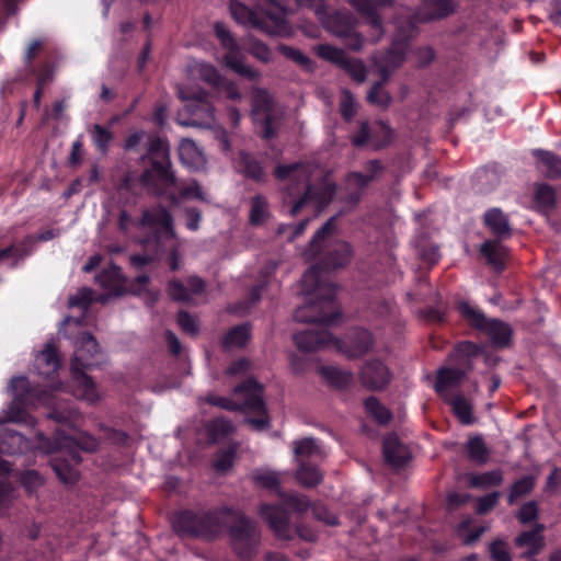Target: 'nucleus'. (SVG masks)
<instances>
[{
	"label": "nucleus",
	"instance_id": "obj_1",
	"mask_svg": "<svg viewBox=\"0 0 561 561\" xmlns=\"http://www.w3.org/2000/svg\"><path fill=\"white\" fill-rule=\"evenodd\" d=\"M314 296V300L299 307L294 313V318L298 322L318 324L314 329H308L294 335L296 346L302 352H316L330 346L333 347V344H336L324 325L331 324L339 316L337 308L334 305L333 312H330L325 307L324 296Z\"/></svg>",
	"mask_w": 561,
	"mask_h": 561
},
{
	"label": "nucleus",
	"instance_id": "obj_2",
	"mask_svg": "<svg viewBox=\"0 0 561 561\" xmlns=\"http://www.w3.org/2000/svg\"><path fill=\"white\" fill-rule=\"evenodd\" d=\"M274 176L280 182L291 184V186L286 187L289 197L305 190L304 195L293 205L290 209L291 216H296L309 203H314L318 209H322L335 195L336 187L334 184L321 183L309 185L308 168L302 163L279 164L274 170Z\"/></svg>",
	"mask_w": 561,
	"mask_h": 561
},
{
	"label": "nucleus",
	"instance_id": "obj_3",
	"mask_svg": "<svg viewBox=\"0 0 561 561\" xmlns=\"http://www.w3.org/2000/svg\"><path fill=\"white\" fill-rule=\"evenodd\" d=\"M353 251L346 241L337 240L331 243L318 264L312 265L302 276L301 283L307 295L324 296L325 307L333 312L334 297L337 287L323 278L322 272L333 271L347 265Z\"/></svg>",
	"mask_w": 561,
	"mask_h": 561
},
{
	"label": "nucleus",
	"instance_id": "obj_4",
	"mask_svg": "<svg viewBox=\"0 0 561 561\" xmlns=\"http://www.w3.org/2000/svg\"><path fill=\"white\" fill-rule=\"evenodd\" d=\"M256 7L264 18L236 0L230 2V12L238 23L257 28L267 35L285 36L288 34L289 26L285 19L286 9L277 0H256Z\"/></svg>",
	"mask_w": 561,
	"mask_h": 561
},
{
	"label": "nucleus",
	"instance_id": "obj_5",
	"mask_svg": "<svg viewBox=\"0 0 561 561\" xmlns=\"http://www.w3.org/2000/svg\"><path fill=\"white\" fill-rule=\"evenodd\" d=\"M147 157L151 167L146 169L140 182L154 194L161 195L170 186H178V179L172 171L169 142L159 137L150 136L148 139Z\"/></svg>",
	"mask_w": 561,
	"mask_h": 561
},
{
	"label": "nucleus",
	"instance_id": "obj_6",
	"mask_svg": "<svg viewBox=\"0 0 561 561\" xmlns=\"http://www.w3.org/2000/svg\"><path fill=\"white\" fill-rule=\"evenodd\" d=\"M233 510L220 507L210 511H183L174 520L175 531L184 536L210 537L219 534L228 525Z\"/></svg>",
	"mask_w": 561,
	"mask_h": 561
},
{
	"label": "nucleus",
	"instance_id": "obj_7",
	"mask_svg": "<svg viewBox=\"0 0 561 561\" xmlns=\"http://www.w3.org/2000/svg\"><path fill=\"white\" fill-rule=\"evenodd\" d=\"M230 530L231 545L241 559L253 558L259 550L261 533L256 524L240 511H233L227 525Z\"/></svg>",
	"mask_w": 561,
	"mask_h": 561
},
{
	"label": "nucleus",
	"instance_id": "obj_8",
	"mask_svg": "<svg viewBox=\"0 0 561 561\" xmlns=\"http://www.w3.org/2000/svg\"><path fill=\"white\" fill-rule=\"evenodd\" d=\"M178 95L182 101L186 102L185 111L190 114L188 118H182L181 114H179L176 118L179 125L201 128H208L213 125L215 121V110L208 100V93L206 91H188L179 88Z\"/></svg>",
	"mask_w": 561,
	"mask_h": 561
},
{
	"label": "nucleus",
	"instance_id": "obj_9",
	"mask_svg": "<svg viewBox=\"0 0 561 561\" xmlns=\"http://www.w3.org/2000/svg\"><path fill=\"white\" fill-rule=\"evenodd\" d=\"M234 394L241 396L243 400V411H251L259 414V417H247L244 420L252 428L263 431L270 425V417L266 414L265 402L263 400V386L256 380L249 378L233 389Z\"/></svg>",
	"mask_w": 561,
	"mask_h": 561
},
{
	"label": "nucleus",
	"instance_id": "obj_10",
	"mask_svg": "<svg viewBox=\"0 0 561 561\" xmlns=\"http://www.w3.org/2000/svg\"><path fill=\"white\" fill-rule=\"evenodd\" d=\"M458 309L461 317L470 325L485 332L494 345L500 347L508 345L512 336V329L508 324L496 319H488L483 312L467 302L459 304Z\"/></svg>",
	"mask_w": 561,
	"mask_h": 561
},
{
	"label": "nucleus",
	"instance_id": "obj_11",
	"mask_svg": "<svg viewBox=\"0 0 561 561\" xmlns=\"http://www.w3.org/2000/svg\"><path fill=\"white\" fill-rule=\"evenodd\" d=\"M251 114L256 124L261 126L262 137L272 139L277 133V115L275 103L267 90L254 88L251 96Z\"/></svg>",
	"mask_w": 561,
	"mask_h": 561
},
{
	"label": "nucleus",
	"instance_id": "obj_12",
	"mask_svg": "<svg viewBox=\"0 0 561 561\" xmlns=\"http://www.w3.org/2000/svg\"><path fill=\"white\" fill-rule=\"evenodd\" d=\"M459 351L466 354V357L461 360L459 367H442L437 370L436 382L434 385L435 391L445 398L447 397V390L459 385L472 370L473 365L470 356L477 354V345L467 342L460 345Z\"/></svg>",
	"mask_w": 561,
	"mask_h": 561
},
{
	"label": "nucleus",
	"instance_id": "obj_13",
	"mask_svg": "<svg viewBox=\"0 0 561 561\" xmlns=\"http://www.w3.org/2000/svg\"><path fill=\"white\" fill-rule=\"evenodd\" d=\"M214 30L221 45L228 49V53L224 56L226 66L239 76L245 77L252 81H257L261 78L260 71L244 64L243 57L239 54L237 42L228 27L221 22H216Z\"/></svg>",
	"mask_w": 561,
	"mask_h": 561
},
{
	"label": "nucleus",
	"instance_id": "obj_14",
	"mask_svg": "<svg viewBox=\"0 0 561 561\" xmlns=\"http://www.w3.org/2000/svg\"><path fill=\"white\" fill-rule=\"evenodd\" d=\"M408 49V39L396 37L387 50L371 55L370 60L383 80H389L393 71L403 65Z\"/></svg>",
	"mask_w": 561,
	"mask_h": 561
},
{
	"label": "nucleus",
	"instance_id": "obj_15",
	"mask_svg": "<svg viewBox=\"0 0 561 561\" xmlns=\"http://www.w3.org/2000/svg\"><path fill=\"white\" fill-rule=\"evenodd\" d=\"M138 226L154 229V241L157 245H160V243L167 239H174L176 237L173 217L170 211L161 205L144 210Z\"/></svg>",
	"mask_w": 561,
	"mask_h": 561
},
{
	"label": "nucleus",
	"instance_id": "obj_16",
	"mask_svg": "<svg viewBox=\"0 0 561 561\" xmlns=\"http://www.w3.org/2000/svg\"><path fill=\"white\" fill-rule=\"evenodd\" d=\"M316 14L324 28L336 37L350 34L357 25V19L346 10L327 11L323 7L316 9Z\"/></svg>",
	"mask_w": 561,
	"mask_h": 561
},
{
	"label": "nucleus",
	"instance_id": "obj_17",
	"mask_svg": "<svg viewBox=\"0 0 561 561\" xmlns=\"http://www.w3.org/2000/svg\"><path fill=\"white\" fill-rule=\"evenodd\" d=\"M392 137L391 128L383 122H377L370 126L367 122H362L358 131L352 136L351 141L355 147L371 145L374 149H380L387 146Z\"/></svg>",
	"mask_w": 561,
	"mask_h": 561
},
{
	"label": "nucleus",
	"instance_id": "obj_18",
	"mask_svg": "<svg viewBox=\"0 0 561 561\" xmlns=\"http://www.w3.org/2000/svg\"><path fill=\"white\" fill-rule=\"evenodd\" d=\"M393 0H375L374 3L371 0H347V2L359 12L370 25L373 30L371 41L373 43H378L383 34V25L380 15L377 12L376 4L378 5H390Z\"/></svg>",
	"mask_w": 561,
	"mask_h": 561
},
{
	"label": "nucleus",
	"instance_id": "obj_19",
	"mask_svg": "<svg viewBox=\"0 0 561 561\" xmlns=\"http://www.w3.org/2000/svg\"><path fill=\"white\" fill-rule=\"evenodd\" d=\"M100 353L99 343L90 333H82L76 343L72 366L89 369L99 364L96 356Z\"/></svg>",
	"mask_w": 561,
	"mask_h": 561
},
{
	"label": "nucleus",
	"instance_id": "obj_20",
	"mask_svg": "<svg viewBox=\"0 0 561 561\" xmlns=\"http://www.w3.org/2000/svg\"><path fill=\"white\" fill-rule=\"evenodd\" d=\"M334 342L333 347L342 351L347 357L356 358L366 354L374 344L373 335L365 329L352 331L345 341Z\"/></svg>",
	"mask_w": 561,
	"mask_h": 561
},
{
	"label": "nucleus",
	"instance_id": "obj_21",
	"mask_svg": "<svg viewBox=\"0 0 561 561\" xmlns=\"http://www.w3.org/2000/svg\"><path fill=\"white\" fill-rule=\"evenodd\" d=\"M259 513L267 522L276 537L285 540L291 537L288 512L283 506L263 504Z\"/></svg>",
	"mask_w": 561,
	"mask_h": 561
},
{
	"label": "nucleus",
	"instance_id": "obj_22",
	"mask_svg": "<svg viewBox=\"0 0 561 561\" xmlns=\"http://www.w3.org/2000/svg\"><path fill=\"white\" fill-rule=\"evenodd\" d=\"M206 284L203 278L193 275L187 277L186 285L179 279H172L168 285L169 296L179 302L188 304L195 295L204 293Z\"/></svg>",
	"mask_w": 561,
	"mask_h": 561
},
{
	"label": "nucleus",
	"instance_id": "obj_23",
	"mask_svg": "<svg viewBox=\"0 0 561 561\" xmlns=\"http://www.w3.org/2000/svg\"><path fill=\"white\" fill-rule=\"evenodd\" d=\"M360 380L365 387L371 390H380L390 382L391 374L382 362L375 359L364 365Z\"/></svg>",
	"mask_w": 561,
	"mask_h": 561
},
{
	"label": "nucleus",
	"instance_id": "obj_24",
	"mask_svg": "<svg viewBox=\"0 0 561 561\" xmlns=\"http://www.w3.org/2000/svg\"><path fill=\"white\" fill-rule=\"evenodd\" d=\"M457 8L455 0H424L416 18L420 22H433L453 14Z\"/></svg>",
	"mask_w": 561,
	"mask_h": 561
},
{
	"label": "nucleus",
	"instance_id": "obj_25",
	"mask_svg": "<svg viewBox=\"0 0 561 561\" xmlns=\"http://www.w3.org/2000/svg\"><path fill=\"white\" fill-rule=\"evenodd\" d=\"M382 454L385 461L394 469L403 468L410 460V451L397 435L390 434L383 438Z\"/></svg>",
	"mask_w": 561,
	"mask_h": 561
},
{
	"label": "nucleus",
	"instance_id": "obj_26",
	"mask_svg": "<svg viewBox=\"0 0 561 561\" xmlns=\"http://www.w3.org/2000/svg\"><path fill=\"white\" fill-rule=\"evenodd\" d=\"M293 451L297 465L308 463L311 460H320L325 457L323 447L312 437L294 440Z\"/></svg>",
	"mask_w": 561,
	"mask_h": 561
},
{
	"label": "nucleus",
	"instance_id": "obj_27",
	"mask_svg": "<svg viewBox=\"0 0 561 561\" xmlns=\"http://www.w3.org/2000/svg\"><path fill=\"white\" fill-rule=\"evenodd\" d=\"M543 525L537 524L531 530L522 531L515 538L516 547H526L527 549L520 553L523 559H531L537 556L545 548V539L541 535Z\"/></svg>",
	"mask_w": 561,
	"mask_h": 561
},
{
	"label": "nucleus",
	"instance_id": "obj_28",
	"mask_svg": "<svg viewBox=\"0 0 561 561\" xmlns=\"http://www.w3.org/2000/svg\"><path fill=\"white\" fill-rule=\"evenodd\" d=\"M9 390L14 396V402L8 408L5 420L10 422L23 421L22 412L18 409L16 402H22L26 399L31 388L26 377H13L9 383Z\"/></svg>",
	"mask_w": 561,
	"mask_h": 561
},
{
	"label": "nucleus",
	"instance_id": "obj_29",
	"mask_svg": "<svg viewBox=\"0 0 561 561\" xmlns=\"http://www.w3.org/2000/svg\"><path fill=\"white\" fill-rule=\"evenodd\" d=\"M483 222L497 240L506 239L512 233L510 219L501 208H490L484 213Z\"/></svg>",
	"mask_w": 561,
	"mask_h": 561
},
{
	"label": "nucleus",
	"instance_id": "obj_30",
	"mask_svg": "<svg viewBox=\"0 0 561 561\" xmlns=\"http://www.w3.org/2000/svg\"><path fill=\"white\" fill-rule=\"evenodd\" d=\"M95 282L114 296H121L125 291V279L121 268L116 265H112L99 273L95 276Z\"/></svg>",
	"mask_w": 561,
	"mask_h": 561
},
{
	"label": "nucleus",
	"instance_id": "obj_31",
	"mask_svg": "<svg viewBox=\"0 0 561 561\" xmlns=\"http://www.w3.org/2000/svg\"><path fill=\"white\" fill-rule=\"evenodd\" d=\"M179 157L181 162L188 169H201L205 165L206 159L203 151L192 139H182L179 145Z\"/></svg>",
	"mask_w": 561,
	"mask_h": 561
},
{
	"label": "nucleus",
	"instance_id": "obj_32",
	"mask_svg": "<svg viewBox=\"0 0 561 561\" xmlns=\"http://www.w3.org/2000/svg\"><path fill=\"white\" fill-rule=\"evenodd\" d=\"M83 370L84 369L77 366L71 367L72 377L77 382L76 393L81 399L93 404L100 400V396L96 391L95 383Z\"/></svg>",
	"mask_w": 561,
	"mask_h": 561
},
{
	"label": "nucleus",
	"instance_id": "obj_33",
	"mask_svg": "<svg viewBox=\"0 0 561 561\" xmlns=\"http://www.w3.org/2000/svg\"><path fill=\"white\" fill-rule=\"evenodd\" d=\"M537 158L538 170L548 179L561 176V158L550 151L537 149L534 151Z\"/></svg>",
	"mask_w": 561,
	"mask_h": 561
},
{
	"label": "nucleus",
	"instance_id": "obj_34",
	"mask_svg": "<svg viewBox=\"0 0 561 561\" xmlns=\"http://www.w3.org/2000/svg\"><path fill=\"white\" fill-rule=\"evenodd\" d=\"M35 366L38 374L46 378L57 371L59 358L56 350L50 344H46L44 350L37 354L35 357Z\"/></svg>",
	"mask_w": 561,
	"mask_h": 561
},
{
	"label": "nucleus",
	"instance_id": "obj_35",
	"mask_svg": "<svg viewBox=\"0 0 561 561\" xmlns=\"http://www.w3.org/2000/svg\"><path fill=\"white\" fill-rule=\"evenodd\" d=\"M480 251L493 270L502 271L504 268L506 248L499 240H486L481 244Z\"/></svg>",
	"mask_w": 561,
	"mask_h": 561
},
{
	"label": "nucleus",
	"instance_id": "obj_36",
	"mask_svg": "<svg viewBox=\"0 0 561 561\" xmlns=\"http://www.w3.org/2000/svg\"><path fill=\"white\" fill-rule=\"evenodd\" d=\"M367 173L351 172L346 176V182L350 187L365 188L373 182L378 173L382 170V165L378 160H371L366 164Z\"/></svg>",
	"mask_w": 561,
	"mask_h": 561
},
{
	"label": "nucleus",
	"instance_id": "obj_37",
	"mask_svg": "<svg viewBox=\"0 0 561 561\" xmlns=\"http://www.w3.org/2000/svg\"><path fill=\"white\" fill-rule=\"evenodd\" d=\"M170 190L179 192V196H176L175 194L170 195L172 203H179L180 201L190 198H196L203 202H207V198L202 187L195 180H191L185 183H180L178 181V186H170L164 193L169 192Z\"/></svg>",
	"mask_w": 561,
	"mask_h": 561
},
{
	"label": "nucleus",
	"instance_id": "obj_38",
	"mask_svg": "<svg viewBox=\"0 0 561 561\" xmlns=\"http://www.w3.org/2000/svg\"><path fill=\"white\" fill-rule=\"evenodd\" d=\"M339 215L332 216L328 219L323 226L314 233L312 239L309 242V247L306 251V255L317 256L320 250L323 247L324 241L328 237H330L335 230V220Z\"/></svg>",
	"mask_w": 561,
	"mask_h": 561
},
{
	"label": "nucleus",
	"instance_id": "obj_39",
	"mask_svg": "<svg viewBox=\"0 0 561 561\" xmlns=\"http://www.w3.org/2000/svg\"><path fill=\"white\" fill-rule=\"evenodd\" d=\"M295 478L304 488L317 486L323 479L318 467L311 462L297 465Z\"/></svg>",
	"mask_w": 561,
	"mask_h": 561
},
{
	"label": "nucleus",
	"instance_id": "obj_40",
	"mask_svg": "<svg viewBox=\"0 0 561 561\" xmlns=\"http://www.w3.org/2000/svg\"><path fill=\"white\" fill-rule=\"evenodd\" d=\"M239 169L247 178L255 182L265 181L266 174L263 167L255 157L247 152H240Z\"/></svg>",
	"mask_w": 561,
	"mask_h": 561
},
{
	"label": "nucleus",
	"instance_id": "obj_41",
	"mask_svg": "<svg viewBox=\"0 0 561 561\" xmlns=\"http://www.w3.org/2000/svg\"><path fill=\"white\" fill-rule=\"evenodd\" d=\"M444 400L449 403L460 423L469 425L473 422L472 404L462 394H456L450 398H445Z\"/></svg>",
	"mask_w": 561,
	"mask_h": 561
},
{
	"label": "nucleus",
	"instance_id": "obj_42",
	"mask_svg": "<svg viewBox=\"0 0 561 561\" xmlns=\"http://www.w3.org/2000/svg\"><path fill=\"white\" fill-rule=\"evenodd\" d=\"M250 339V327L241 324L232 328L221 341L225 350L240 348L247 344Z\"/></svg>",
	"mask_w": 561,
	"mask_h": 561
},
{
	"label": "nucleus",
	"instance_id": "obj_43",
	"mask_svg": "<svg viewBox=\"0 0 561 561\" xmlns=\"http://www.w3.org/2000/svg\"><path fill=\"white\" fill-rule=\"evenodd\" d=\"M387 82L388 80H383V78L380 77V80L371 85L366 95L368 103L381 108H388L391 105L392 96L383 88Z\"/></svg>",
	"mask_w": 561,
	"mask_h": 561
},
{
	"label": "nucleus",
	"instance_id": "obj_44",
	"mask_svg": "<svg viewBox=\"0 0 561 561\" xmlns=\"http://www.w3.org/2000/svg\"><path fill=\"white\" fill-rule=\"evenodd\" d=\"M250 206L249 220L252 225H261L270 217V205L265 196H253Z\"/></svg>",
	"mask_w": 561,
	"mask_h": 561
},
{
	"label": "nucleus",
	"instance_id": "obj_45",
	"mask_svg": "<svg viewBox=\"0 0 561 561\" xmlns=\"http://www.w3.org/2000/svg\"><path fill=\"white\" fill-rule=\"evenodd\" d=\"M321 376L332 386L343 388L352 381V374L334 366H323L320 368Z\"/></svg>",
	"mask_w": 561,
	"mask_h": 561
},
{
	"label": "nucleus",
	"instance_id": "obj_46",
	"mask_svg": "<svg viewBox=\"0 0 561 561\" xmlns=\"http://www.w3.org/2000/svg\"><path fill=\"white\" fill-rule=\"evenodd\" d=\"M503 482V472L500 469L486 471L480 474H472L469 478V484L472 488L486 489L497 486Z\"/></svg>",
	"mask_w": 561,
	"mask_h": 561
},
{
	"label": "nucleus",
	"instance_id": "obj_47",
	"mask_svg": "<svg viewBox=\"0 0 561 561\" xmlns=\"http://www.w3.org/2000/svg\"><path fill=\"white\" fill-rule=\"evenodd\" d=\"M51 468L59 480L64 483H73L78 479L77 469L60 457L53 458Z\"/></svg>",
	"mask_w": 561,
	"mask_h": 561
},
{
	"label": "nucleus",
	"instance_id": "obj_48",
	"mask_svg": "<svg viewBox=\"0 0 561 561\" xmlns=\"http://www.w3.org/2000/svg\"><path fill=\"white\" fill-rule=\"evenodd\" d=\"M536 479L533 476H525L513 483L507 499L510 505L514 504L518 497L529 494L535 488Z\"/></svg>",
	"mask_w": 561,
	"mask_h": 561
},
{
	"label": "nucleus",
	"instance_id": "obj_49",
	"mask_svg": "<svg viewBox=\"0 0 561 561\" xmlns=\"http://www.w3.org/2000/svg\"><path fill=\"white\" fill-rule=\"evenodd\" d=\"M316 53L321 59L332 62L337 67H341L347 57L345 50L329 44L318 45L316 47Z\"/></svg>",
	"mask_w": 561,
	"mask_h": 561
},
{
	"label": "nucleus",
	"instance_id": "obj_50",
	"mask_svg": "<svg viewBox=\"0 0 561 561\" xmlns=\"http://www.w3.org/2000/svg\"><path fill=\"white\" fill-rule=\"evenodd\" d=\"M340 68L346 71L352 79L358 83L365 82L367 78L365 64L360 59L352 58L348 55Z\"/></svg>",
	"mask_w": 561,
	"mask_h": 561
},
{
	"label": "nucleus",
	"instance_id": "obj_51",
	"mask_svg": "<svg viewBox=\"0 0 561 561\" xmlns=\"http://www.w3.org/2000/svg\"><path fill=\"white\" fill-rule=\"evenodd\" d=\"M365 408L367 412L375 417V420L381 424L386 425L392 419L391 412L383 407L375 397H369L365 400Z\"/></svg>",
	"mask_w": 561,
	"mask_h": 561
},
{
	"label": "nucleus",
	"instance_id": "obj_52",
	"mask_svg": "<svg viewBox=\"0 0 561 561\" xmlns=\"http://www.w3.org/2000/svg\"><path fill=\"white\" fill-rule=\"evenodd\" d=\"M535 202L542 210H548L553 207L556 203V192L552 186L548 184H539L535 192Z\"/></svg>",
	"mask_w": 561,
	"mask_h": 561
},
{
	"label": "nucleus",
	"instance_id": "obj_53",
	"mask_svg": "<svg viewBox=\"0 0 561 561\" xmlns=\"http://www.w3.org/2000/svg\"><path fill=\"white\" fill-rule=\"evenodd\" d=\"M469 458L478 463H485L489 459V450L481 436L471 438L467 444Z\"/></svg>",
	"mask_w": 561,
	"mask_h": 561
},
{
	"label": "nucleus",
	"instance_id": "obj_54",
	"mask_svg": "<svg viewBox=\"0 0 561 561\" xmlns=\"http://www.w3.org/2000/svg\"><path fill=\"white\" fill-rule=\"evenodd\" d=\"M248 51L259 61L268 64L273 59V53L263 42L249 37L247 43Z\"/></svg>",
	"mask_w": 561,
	"mask_h": 561
},
{
	"label": "nucleus",
	"instance_id": "obj_55",
	"mask_svg": "<svg viewBox=\"0 0 561 561\" xmlns=\"http://www.w3.org/2000/svg\"><path fill=\"white\" fill-rule=\"evenodd\" d=\"M92 140L102 153H106L113 139V133L110 128L94 124L91 128Z\"/></svg>",
	"mask_w": 561,
	"mask_h": 561
},
{
	"label": "nucleus",
	"instance_id": "obj_56",
	"mask_svg": "<svg viewBox=\"0 0 561 561\" xmlns=\"http://www.w3.org/2000/svg\"><path fill=\"white\" fill-rule=\"evenodd\" d=\"M357 103L348 90H343L340 99V112L345 122H351L357 113Z\"/></svg>",
	"mask_w": 561,
	"mask_h": 561
},
{
	"label": "nucleus",
	"instance_id": "obj_57",
	"mask_svg": "<svg viewBox=\"0 0 561 561\" xmlns=\"http://www.w3.org/2000/svg\"><path fill=\"white\" fill-rule=\"evenodd\" d=\"M239 399V401H233L231 399L215 396V394H208L205 400L207 403L211 405H216L222 409H226L228 411H243V400L241 396L236 394Z\"/></svg>",
	"mask_w": 561,
	"mask_h": 561
},
{
	"label": "nucleus",
	"instance_id": "obj_58",
	"mask_svg": "<svg viewBox=\"0 0 561 561\" xmlns=\"http://www.w3.org/2000/svg\"><path fill=\"white\" fill-rule=\"evenodd\" d=\"M282 499L283 504L287 507V510L296 513L306 512L310 506V502L305 495L291 493L283 495Z\"/></svg>",
	"mask_w": 561,
	"mask_h": 561
},
{
	"label": "nucleus",
	"instance_id": "obj_59",
	"mask_svg": "<svg viewBox=\"0 0 561 561\" xmlns=\"http://www.w3.org/2000/svg\"><path fill=\"white\" fill-rule=\"evenodd\" d=\"M310 219H304L299 224L293 225H279L277 228V234L286 236L288 242L295 241L298 237H300L307 229Z\"/></svg>",
	"mask_w": 561,
	"mask_h": 561
},
{
	"label": "nucleus",
	"instance_id": "obj_60",
	"mask_svg": "<svg viewBox=\"0 0 561 561\" xmlns=\"http://www.w3.org/2000/svg\"><path fill=\"white\" fill-rule=\"evenodd\" d=\"M476 179L481 191L492 190L500 183V176L493 169H483L477 172Z\"/></svg>",
	"mask_w": 561,
	"mask_h": 561
},
{
	"label": "nucleus",
	"instance_id": "obj_61",
	"mask_svg": "<svg viewBox=\"0 0 561 561\" xmlns=\"http://www.w3.org/2000/svg\"><path fill=\"white\" fill-rule=\"evenodd\" d=\"M197 71L203 81H205L211 85L220 84L221 77H220L219 72L217 71V69L213 65L206 64V62H201L197 66Z\"/></svg>",
	"mask_w": 561,
	"mask_h": 561
},
{
	"label": "nucleus",
	"instance_id": "obj_62",
	"mask_svg": "<svg viewBox=\"0 0 561 561\" xmlns=\"http://www.w3.org/2000/svg\"><path fill=\"white\" fill-rule=\"evenodd\" d=\"M210 433L215 438L228 436L233 432L232 423L225 417H216L209 426Z\"/></svg>",
	"mask_w": 561,
	"mask_h": 561
},
{
	"label": "nucleus",
	"instance_id": "obj_63",
	"mask_svg": "<svg viewBox=\"0 0 561 561\" xmlns=\"http://www.w3.org/2000/svg\"><path fill=\"white\" fill-rule=\"evenodd\" d=\"M489 551L492 561H512L511 553L507 550V545L502 539L491 542Z\"/></svg>",
	"mask_w": 561,
	"mask_h": 561
},
{
	"label": "nucleus",
	"instance_id": "obj_64",
	"mask_svg": "<svg viewBox=\"0 0 561 561\" xmlns=\"http://www.w3.org/2000/svg\"><path fill=\"white\" fill-rule=\"evenodd\" d=\"M92 290L90 288H81L69 298V307H79L88 309L92 302Z\"/></svg>",
	"mask_w": 561,
	"mask_h": 561
}]
</instances>
